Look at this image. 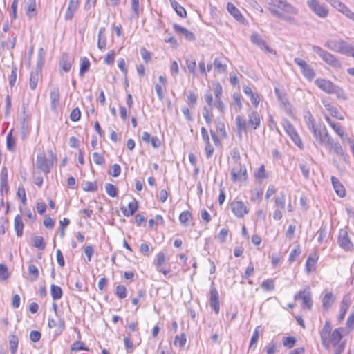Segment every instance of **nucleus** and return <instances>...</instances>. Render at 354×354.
Instances as JSON below:
<instances>
[{"label":"nucleus","mask_w":354,"mask_h":354,"mask_svg":"<svg viewBox=\"0 0 354 354\" xmlns=\"http://www.w3.org/2000/svg\"><path fill=\"white\" fill-rule=\"evenodd\" d=\"M268 8L275 17L291 25H297L296 18L299 14L298 8L288 0H267Z\"/></svg>","instance_id":"nucleus-1"},{"label":"nucleus","mask_w":354,"mask_h":354,"mask_svg":"<svg viewBox=\"0 0 354 354\" xmlns=\"http://www.w3.org/2000/svg\"><path fill=\"white\" fill-rule=\"evenodd\" d=\"M304 120L308 130L313 133L316 142L324 146L330 143V140L332 137L328 133L326 126L322 123L316 124L310 111L304 113Z\"/></svg>","instance_id":"nucleus-2"},{"label":"nucleus","mask_w":354,"mask_h":354,"mask_svg":"<svg viewBox=\"0 0 354 354\" xmlns=\"http://www.w3.org/2000/svg\"><path fill=\"white\" fill-rule=\"evenodd\" d=\"M248 122L242 115H237L236 124L238 136L241 138L242 133H246L248 129L256 130L261 124V116L257 111H251L248 113Z\"/></svg>","instance_id":"nucleus-3"},{"label":"nucleus","mask_w":354,"mask_h":354,"mask_svg":"<svg viewBox=\"0 0 354 354\" xmlns=\"http://www.w3.org/2000/svg\"><path fill=\"white\" fill-rule=\"evenodd\" d=\"M324 46L328 49L345 55H350L353 51V47L343 39H328Z\"/></svg>","instance_id":"nucleus-4"},{"label":"nucleus","mask_w":354,"mask_h":354,"mask_svg":"<svg viewBox=\"0 0 354 354\" xmlns=\"http://www.w3.org/2000/svg\"><path fill=\"white\" fill-rule=\"evenodd\" d=\"M312 49L314 53L318 55V56L326 64L334 68H339L341 66L340 62L337 59L335 56L332 55L330 53L326 51L322 48L318 46H313Z\"/></svg>","instance_id":"nucleus-5"},{"label":"nucleus","mask_w":354,"mask_h":354,"mask_svg":"<svg viewBox=\"0 0 354 354\" xmlns=\"http://www.w3.org/2000/svg\"><path fill=\"white\" fill-rule=\"evenodd\" d=\"M315 84L324 91L329 94H335L338 97H344L343 91L337 86L333 84L330 81L324 79H317Z\"/></svg>","instance_id":"nucleus-6"},{"label":"nucleus","mask_w":354,"mask_h":354,"mask_svg":"<svg viewBox=\"0 0 354 354\" xmlns=\"http://www.w3.org/2000/svg\"><path fill=\"white\" fill-rule=\"evenodd\" d=\"M294 299L295 300L301 299V308L303 309L310 310L313 306L312 294L309 286H306L304 290H299L295 294Z\"/></svg>","instance_id":"nucleus-7"},{"label":"nucleus","mask_w":354,"mask_h":354,"mask_svg":"<svg viewBox=\"0 0 354 354\" xmlns=\"http://www.w3.org/2000/svg\"><path fill=\"white\" fill-rule=\"evenodd\" d=\"M230 176L233 182L245 181L247 179V170L245 165L241 163L232 164Z\"/></svg>","instance_id":"nucleus-8"},{"label":"nucleus","mask_w":354,"mask_h":354,"mask_svg":"<svg viewBox=\"0 0 354 354\" xmlns=\"http://www.w3.org/2000/svg\"><path fill=\"white\" fill-rule=\"evenodd\" d=\"M306 4L310 10L319 17L324 19L328 15V8L317 0H307Z\"/></svg>","instance_id":"nucleus-9"},{"label":"nucleus","mask_w":354,"mask_h":354,"mask_svg":"<svg viewBox=\"0 0 354 354\" xmlns=\"http://www.w3.org/2000/svg\"><path fill=\"white\" fill-rule=\"evenodd\" d=\"M283 128L292 141L300 149L303 148V142L294 126L288 121L284 120Z\"/></svg>","instance_id":"nucleus-10"},{"label":"nucleus","mask_w":354,"mask_h":354,"mask_svg":"<svg viewBox=\"0 0 354 354\" xmlns=\"http://www.w3.org/2000/svg\"><path fill=\"white\" fill-rule=\"evenodd\" d=\"M294 62L297 64L301 68L302 74L309 80H312L315 76V73L314 70L311 68L310 65H308L306 61L296 57L294 59Z\"/></svg>","instance_id":"nucleus-11"},{"label":"nucleus","mask_w":354,"mask_h":354,"mask_svg":"<svg viewBox=\"0 0 354 354\" xmlns=\"http://www.w3.org/2000/svg\"><path fill=\"white\" fill-rule=\"evenodd\" d=\"M337 243L339 245L346 251L351 250L353 247L346 230L344 229H341L339 232Z\"/></svg>","instance_id":"nucleus-12"},{"label":"nucleus","mask_w":354,"mask_h":354,"mask_svg":"<svg viewBox=\"0 0 354 354\" xmlns=\"http://www.w3.org/2000/svg\"><path fill=\"white\" fill-rule=\"evenodd\" d=\"M52 165V162L48 160L44 155L39 154L37 156L36 167L41 171L48 174L50 171Z\"/></svg>","instance_id":"nucleus-13"},{"label":"nucleus","mask_w":354,"mask_h":354,"mask_svg":"<svg viewBox=\"0 0 354 354\" xmlns=\"http://www.w3.org/2000/svg\"><path fill=\"white\" fill-rule=\"evenodd\" d=\"M230 207L234 214L238 218L243 217L248 212L245 205L240 201L232 202Z\"/></svg>","instance_id":"nucleus-14"},{"label":"nucleus","mask_w":354,"mask_h":354,"mask_svg":"<svg viewBox=\"0 0 354 354\" xmlns=\"http://www.w3.org/2000/svg\"><path fill=\"white\" fill-rule=\"evenodd\" d=\"M209 306L215 312L216 314L219 313V301H218V292L212 283L210 288V299Z\"/></svg>","instance_id":"nucleus-15"},{"label":"nucleus","mask_w":354,"mask_h":354,"mask_svg":"<svg viewBox=\"0 0 354 354\" xmlns=\"http://www.w3.org/2000/svg\"><path fill=\"white\" fill-rule=\"evenodd\" d=\"M251 41L261 49L269 52L272 53L273 50L271 49L266 44V42L262 39L261 36L259 33H253L250 37Z\"/></svg>","instance_id":"nucleus-16"},{"label":"nucleus","mask_w":354,"mask_h":354,"mask_svg":"<svg viewBox=\"0 0 354 354\" xmlns=\"http://www.w3.org/2000/svg\"><path fill=\"white\" fill-rule=\"evenodd\" d=\"M318 259L319 254L317 252L310 254L308 257L305 266V270L308 274L315 270Z\"/></svg>","instance_id":"nucleus-17"},{"label":"nucleus","mask_w":354,"mask_h":354,"mask_svg":"<svg viewBox=\"0 0 354 354\" xmlns=\"http://www.w3.org/2000/svg\"><path fill=\"white\" fill-rule=\"evenodd\" d=\"M73 62V58L66 53H63L59 60V67L64 72H68Z\"/></svg>","instance_id":"nucleus-18"},{"label":"nucleus","mask_w":354,"mask_h":354,"mask_svg":"<svg viewBox=\"0 0 354 354\" xmlns=\"http://www.w3.org/2000/svg\"><path fill=\"white\" fill-rule=\"evenodd\" d=\"M80 0H69L68 6L66 11L64 18L66 20H71L79 6Z\"/></svg>","instance_id":"nucleus-19"},{"label":"nucleus","mask_w":354,"mask_h":354,"mask_svg":"<svg viewBox=\"0 0 354 354\" xmlns=\"http://www.w3.org/2000/svg\"><path fill=\"white\" fill-rule=\"evenodd\" d=\"M243 91L244 93L250 97L252 105L254 107H257L260 102V97L259 94L257 93H254L252 88L246 85L243 86Z\"/></svg>","instance_id":"nucleus-20"},{"label":"nucleus","mask_w":354,"mask_h":354,"mask_svg":"<svg viewBox=\"0 0 354 354\" xmlns=\"http://www.w3.org/2000/svg\"><path fill=\"white\" fill-rule=\"evenodd\" d=\"M173 28L175 30V32L178 34L182 35L185 37V38L188 41H194L195 40V35L194 34L186 29L185 28L174 24L173 25Z\"/></svg>","instance_id":"nucleus-21"},{"label":"nucleus","mask_w":354,"mask_h":354,"mask_svg":"<svg viewBox=\"0 0 354 354\" xmlns=\"http://www.w3.org/2000/svg\"><path fill=\"white\" fill-rule=\"evenodd\" d=\"M48 325L50 328H55V333L59 335L62 333L64 329V322L63 319H59L58 323L53 318H48Z\"/></svg>","instance_id":"nucleus-22"},{"label":"nucleus","mask_w":354,"mask_h":354,"mask_svg":"<svg viewBox=\"0 0 354 354\" xmlns=\"http://www.w3.org/2000/svg\"><path fill=\"white\" fill-rule=\"evenodd\" d=\"M51 109L55 110L59 104V92L57 88H53L50 92Z\"/></svg>","instance_id":"nucleus-23"},{"label":"nucleus","mask_w":354,"mask_h":354,"mask_svg":"<svg viewBox=\"0 0 354 354\" xmlns=\"http://www.w3.org/2000/svg\"><path fill=\"white\" fill-rule=\"evenodd\" d=\"M213 66L218 73H225L227 71L226 59L224 57L215 58Z\"/></svg>","instance_id":"nucleus-24"},{"label":"nucleus","mask_w":354,"mask_h":354,"mask_svg":"<svg viewBox=\"0 0 354 354\" xmlns=\"http://www.w3.org/2000/svg\"><path fill=\"white\" fill-rule=\"evenodd\" d=\"M322 103H323L325 109L330 113V114L333 117H334L337 119H339L340 120H344V116L339 113L337 108L332 106L330 103H328L326 100H322Z\"/></svg>","instance_id":"nucleus-25"},{"label":"nucleus","mask_w":354,"mask_h":354,"mask_svg":"<svg viewBox=\"0 0 354 354\" xmlns=\"http://www.w3.org/2000/svg\"><path fill=\"white\" fill-rule=\"evenodd\" d=\"M106 28L101 27L98 32L97 48L101 50H105L106 48V38L105 36Z\"/></svg>","instance_id":"nucleus-26"},{"label":"nucleus","mask_w":354,"mask_h":354,"mask_svg":"<svg viewBox=\"0 0 354 354\" xmlns=\"http://www.w3.org/2000/svg\"><path fill=\"white\" fill-rule=\"evenodd\" d=\"M331 182L333 186V188L337 193V194L339 197H344L345 196L346 192L344 186L340 183L339 179L335 176H331Z\"/></svg>","instance_id":"nucleus-27"},{"label":"nucleus","mask_w":354,"mask_h":354,"mask_svg":"<svg viewBox=\"0 0 354 354\" xmlns=\"http://www.w3.org/2000/svg\"><path fill=\"white\" fill-rule=\"evenodd\" d=\"M351 304V299L348 295L344 297L340 306L339 320L342 321L344 319L345 315L348 310V308Z\"/></svg>","instance_id":"nucleus-28"},{"label":"nucleus","mask_w":354,"mask_h":354,"mask_svg":"<svg viewBox=\"0 0 354 354\" xmlns=\"http://www.w3.org/2000/svg\"><path fill=\"white\" fill-rule=\"evenodd\" d=\"M227 10L237 21H243L244 17L240 12L239 10L232 3H227Z\"/></svg>","instance_id":"nucleus-29"},{"label":"nucleus","mask_w":354,"mask_h":354,"mask_svg":"<svg viewBox=\"0 0 354 354\" xmlns=\"http://www.w3.org/2000/svg\"><path fill=\"white\" fill-rule=\"evenodd\" d=\"M138 209V203L133 199L131 202L129 203L128 207L127 208L122 209V212L126 216H131L134 214V213Z\"/></svg>","instance_id":"nucleus-30"},{"label":"nucleus","mask_w":354,"mask_h":354,"mask_svg":"<svg viewBox=\"0 0 354 354\" xmlns=\"http://www.w3.org/2000/svg\"><path fill=\"white\" fill-rule=\"evenodd\" d=\"M330 144H327L325 147L333 149V151L339 156H344V150L339 142H335L333 138L330 139Z\"/></svg>","instance_id":"nucleus-31"},{"label":"nucleus","mask_w":354,"mask_h":354,"mask_svg":"<svg viewBox=\"0 0 354 354\" xmlns=\"http://www.w3.org/2000/svg\"><path fill=\"white\" fill-rule=\"evenodd\" d=\"M0 190L8 189V169L6 167L1 169L0 174Z\"/></svg>","instance_id":"nucleus-32"},{"label":"nucleus","mask_w":354,"mask_h":354,"mask_svg":"<svg viewBox=\"0 0 354 354\" xmlns=\"http://www.w3.org/2000/svg\"><path fill=\"white\" fill-rule=\"evenodd\" d=\"M15 230L17 236H21L24 230V223L20 215H17L14 221Z\"/></svg>","instance_id":"nucleus-33"},{"label":"nucleus","mask_w":354,"mask_h":354,"mask_svg":"<svg viewBox=\"0 0 354 354\" xmlns=\"http://www.w3.org/2000/svg\"><path fill=\"white\" fill-rule=\"evenodd\" d=\"M170 3L178 15L183 18L187 16V12L185 9L181 6L176 0H170Z\"/></svg>","instance_id":"nucleus-34"},{"label":"nucleus","mask_w":354,"mask_h":354,"mask_svg":"<svg viewBox=\"0 0 354 354\" xmlns=\"http://www.w3.org/2000/svg\"><path fill=\"white\" fill-rule=\"evenodd\" d=\"M50 295L54 300H58L62 297V290L59 286L52 284L50 286Z\"/></svg>","instance_id":"nucleus-35"},{"label":"nucleus","mask_w":354,"mask_h":354,"mask_svg":"<svg viewBox=\"0 0 354 354\" xmlns=\"http://www.w3.org/2000/svg\"><path fill=\"white\" fill-rule=\"evenodd\" d=\"M16 141L12 136V130L7 134L6 136V147L8 150L13 151L15 150Z\"/></svg>","instance_id":"nucleus-36"},{"label":"nucleus","mask_w":354,"mask_h":354,"mask_svg":"<svg viewBox=\"0 0 354 354\" xmlns=\"http://www.w3.org/2000/svg\"><path fill=\"white\" fill-rule=\"evenodd\" d=\"M274 91L280 103L285 107L286 109H288L290 106V104L285 95L277 88L274 89Z\"/></svg>","instance_id":"nucleus-37"},{"label":"nucleus","mask_w":354,"mask_h":354,"mask_svg":"<svg viewBox=\"0 0 354 354\" xmlns=\"http://www.w3.org/2000/svg\"><path fill=\"white\" fill-rule=\"evenodd\" d=\"M335 301V297L331 292H328L325 295L323 298L322 303L323 306L325 308H329Z\"/></svg>","instance_id":"nucleus-38"},{"label":"nucleus","mask_w":354,"mask_h":354,"mask_svg":"<svg viewBox=\"0 0 354 354\" xmlns=\"http://www.w3.org/2000/svg\"><path fill=\"white\" fill-rule=\"evenodd\" d=\"M28 272L30 275V279L31 281H36L39 277V270L36 266L33 264H30L28 268Z\"/></svg>","instance_id":"nucleus-39"},{"label":"nucleus","mask_w":354,"mask_h":354,"mask_svg":"<svg viewBox=\"0 0 354 354\" xmlns=\"http://www.w3.org/2000/svg\"><path fill=\"white\" fill-rule=\"evenodd\" d=\"M275 206L277 208L284 209L286 203V197L283 192H281L274 200Z\"/></svg>","instance_id":"nucleus-40"},{"label":"nucleus","mask_w":354,"mask_h":354,"mask_svg":"<svg viewBox=\"0 0 354 354\" xmlns=\"http://www.w3.org/2000/svg\"><path fill=\"white\" fill-rule=\"evenodd\" d=\"M90 62L86 57L81 58L80 75L83 77L84 73L89 69Z\"/></svg>","instance_id":"nucleus-41"},{"label":"nucleus","mask_w":354,"mask_h":354,"mask_svg":"<svg viewBox=\"0 0 354 354\" xmlns=\"http://www.w3.org/2000/svg\"><path fill=\"white\" fill-rule=\"evenodd\" d=\"M342 335L340 329H335L331 334V342L334 346H336L340 342Z\"/></svg>","instance_id":"nucleus-42"},{"label":"nucleus","mask_w":354,"mask_h":354,"mask_svg":"<svg viewBox=\"0 0 354 354\" xmlns=\"http://www.w3.org/2000/svg\"><path fill=\"white\" fill-rule=\"evenodd\" d=\"M18 337L16 335H12L9 337V345L12 354H14L18 346Z\"/></svg>","instance_id":"nucleus-43"},{"label":"nucleus","mask_w":354,"mask_h":354,"mask_svg":"<svg viewBox=\"0 0 354 354\" xmlns=\"http://www.w3.org/2000/svg\"><path fill=\"white\" fill-rule=\"evenodd\" d=\"M39 80L37 72H31L29 79V86L31 90H35L37 87Z\"/></svg>","instance_id":"nucleus-44"},{"label":"nucleus","mask_w":354,"mask_h":354,"mask_svg":"<svg viewBox=\"0 0 354 354\" xmlns=\"http://www.w3.org/2000/svg\"><path fill=\"white\" fill-rule=\"evenodd\" d=\"M331 128L335 131V132L342 138L344 139L346 134L343 127L339 123L331 124Z\"/></svg>","instance_id":"nucleus-45"},{"label":"nucleus","mask_w":354,"mask_h":354,"mask_svg":"<svg viewBox=\"0 0 354 354\" xmlns=\"http://www.w3.org/2000/svg\"><path fill=\"white\" fill-rule=\"evenodd\" d=\"M262 289L265 291H270L274 289V279H266L264 280L261 285Z\"/></svg>","instance_id":"nucleus-46"},{"label":"nucleus","mask_w":354,"mask_h":354,"mask_svg":"<svg viewBox=\"0 0 354 354\" xmlns=\"http://www.w3.org/2000/svg\"><path fill=\"white\" fill-rule=\"evenodd\" d=\"M133 335L128 333V335L124 339L127 353L133 351Z\"/></svg>","instance_id":"nucleus-47"},{"label":"nucleus","mask_w":354,"mask_h":354,"mask_svg":"<svg viewBox=\"0 0 354 354\" xmlns=\"http://www.w3.org/2000/svg\"><path fill=\"white\" fill-rule=\"evenodd\" d=\"M331 5L342 14L345 13L346 10L348 8V7L339 0H333Z\"/></svg>","instance_id":"nucleus-48"},{"label":"nucleus","mask_w":354,"mask_h":354,"mask_svg":"<svg viewBox=\"0 0 354 354\" xmlns=\"http://www.w3.org/2000/svg\"><path fill=\"white\" fill-rule=\"evenodd\" d=\"M331 5L342 14L345 13L346 10L348 8V7L339 0H333Z\"/></svg>","instance_id":"nucleus-49"},{"label":"nucleus","mask_w":354,"mask_h":354,"mask_svg":"<svg viewBox=\"0 0 354 354\" xmlns=\"http://www.w3.org/2000/svg\"><path fill=\"white\" fill-rule=\"evenodd\" d=\"M331 5L342 14L345 13L346 10L348 8V7L339 0H333Z\"/></svg>","instance_id":"nucleus-50"},{"label":"nucleus","mask_w":354,"mask_h":354,"mask_svg":"<svg viewBox=\"0 0 354 354\" xmlns=\"http://www.w3.org/2000/svg\"><path fill=\"white\" fill-rule=\"evenodd\" d=\"M115 295L120 299H124L127 297V288L122 285H118L116 286Z\"/></svg>","instance_id":"nucleus-51"},{"label":"nucleus","mask_w":354,"mask_h":354,"mask_svg":"<svg viewBox=\"0 0 354 354\" xmlns=\"http://www.w3.org/2000/svg\"><path fill=\"white\" fill-rule=\"evenodd\" d=\"M106 192L111 197H115L118 194L117 188L111 183H106L105 185Z\"/></svg>","instance_id":"nucleus-52"},{"label":"nucleus","mask_w":354,"mask_h":354,"mask_svg":"<svg viewBox=\"0 0 354 354\" xmlns=\"http://www.w3.org/2000/svg\"><path fill=\"white\" fill-rule=\"evenodd\" d=\"M71 351L77 352L80 351H89V350L84 346V343L82 342H75L71 346Z\"/></svg>","instance_id":"nucleus-53"},{"label":"nucleus","mask_w":354,"mask_h":354,"mask_svg":"<svg viewBox=\"0 0 354 354\" xmlns=\"http://www.w3.org/2000/svg\"><path fill=\"white\" fill-rule=\"evenodd\" d=\"M179 71H180L178 62L175 60L172 61L170 65V72L171 76L174 78H176L177 75L179 74Z\"/></svg>","instance_id":"nucleus-54"},{"label":"nucleus","mask_w":354,"mask_h":354,"mask_svg":"<svg viewBox=\"0 0 354 354\" xmlns=\"http://www.w3.org/2000/svg\"><path fill=\"white\" fill-rule=\"evenodd\" d=\"M230 156L232 160V164L241 163V156L238 149H233L230 152Z\"/></svg>","instance_id":"nucleus-55"},{"label":"nucleus","mask_w":354,"mask_h":354,"mask_svg":"<svg viewBox=\"0 0 354 354\" xmlns=\"http://www.w3.org/2000/svg\"><path fill=\"white\" fill-rule=\"evenodd\" d=\"M192 219V214L188 211L183 212L179 216V221L182 224H186Z\"/></svg>","instance_id":"nucleus-56"},{"label":"nucleus","mask_w":354,"mask_h":354,"mask_svg":"<svg viewBox=\"0 0 354 354\" xmlns=\"http://www.w3.org/2000/svg\"><path fill=\"white\" fill-rule=\"evenodd\" d=\"M254 176L257 178L259 179L260 180H262L267 178V174L264 165H261L259 168L258 171L255 172Z\"/></svg>","instance_id":"nucleus-57"},{"label":"nucleus","mask_w":354,"mask_h":354,"mask_svg":"<svg viewBox=\"0 0 354 354\" xmlns=\"http://www.w3.org/2000/svg\"><path fill=\"white\" fill-rule=\"evenodd\" d=\"M34 246L41 250L45 248V243L42 236H35L34 238Z\"/></svg>","instance_id":"nucleus-58"},{"label":"nucleus","mask_w":354,"mask_h":354,"mask_svg":"<svg viewBox=\"0 0 354 354\" xmlns=\"http://www.w3.org/2000/svg\"><path fill=\"white\" fill-rule=\"evenodd\" d=\"M295 342L296 339L294 337H285L283 340V346L288 348H292L295 346Z\"/></svg>","instance_id":"nucleus-59"},{"label":"nucleus","mask_w":354,"mask_h":354,"mask_svg":"<svg viewBox=\"0 0 354 354\" xmlns=\"http://www.w3.org/2000/svg\"><path fill=\"white\" fill-rule=\"evenodd\" d=\"M196 63L195 60H186V67L187 70L194 75H196Z\"/></svg>","instance_id":"nucleus-60"},{"label":"nucleus","mask_w":354,"mask_h":354,"mask_svg":"<svg viewBox=\"0 0 354 354\" xmlns=\"http://www.w3.org/2000/svg\"><path fill=\"white\" fill-rule=\"evenodd\" d=\"M94 252H95V250L92 245H86V247H84V252L87 257V262L91 261V257L93 255Z\"/></svg>","instance_id":"nucleus-61"},{"label":"nucleus","mask_w":354,"mask_h":354,"mask_svg":"<svg viewBox=\"0 0 354 354\" xmlns=\"http://www.w3.org/2000/svg\"><path fill=\"white\" fill-rule=\"evenodd\" d=\"M8 277V268L3 264H0V280L5 281Z\"/></svg>","instance_id":"nucleus-62"},{"label":"nucleus","mask_w":354,"mask_h":354,"mask_svg":"<svg viewBox=\"0 0 354 354\" xmlns=\"http://www.w3.org/2000/svg\"><path fill=\"white\" fill-rule=\"evenodd\" d=\"M81 117V112L79 108L74 109L71 114H70V118L73 122H77L80 119Z\"/></svg>","instance_id":"nucleus-63"},{"label":"nucleus","mask_w":354,"mask_h":354,"mask_svg":"<svg viewBox=\"0 0 354 354\" xmlns=\"http://www.w3.org/2000/svg\"><path fill=\"white\" fill-rule=\"evenodd\" d=\"M121 173V167L118 164H114L111 170L109 171V174L113 177H118L120 176Z\"/></svg>","instance_id":"nucleus-64"}]
</instances>
